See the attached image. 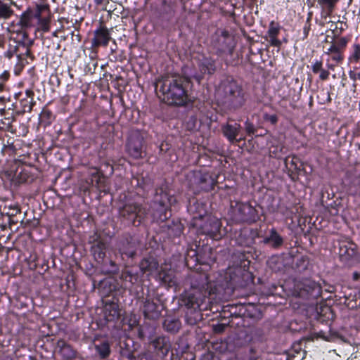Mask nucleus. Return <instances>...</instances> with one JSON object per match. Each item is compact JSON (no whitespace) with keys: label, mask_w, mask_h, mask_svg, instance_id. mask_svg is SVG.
<instances>
[{"label":"nucleus","mask_w":360,"mask_h":360,"mask_svg":"<svg viewBox=\"0 0 360 360\" xmlns=\"http://www.w3.org/2000/svg\"><path fill=\"white\" fill-rule=\"evenodd\" d=\"M13 4L12 1L6 3L0 0V20H7L13 15L14 11L12 8Z\"/></svg>","instance_id":"nucleus-27"},{"label":"nucleus","mask_w":360,"mask_h":360,"mask_svg":"<svg viewBox=\"0 0 360 360\" xmlns=\"http://www.w3.org/2000/svg\"><path fill=\"white\" fill-rule=\"evenodd\" d=\"M330 56L331 57V60L335 62L336 64L340 63L343 59L342 51H338V52L330 53Z\"/></svg>","instance_id":"nucleus-40"},{"label":"nucleus","mask_w":360,"mask_h":360,"mask_svg":"<svg viewBox=\"0 0 360 360\" xmlns=\"http://www.w3.org/2000/svg\"><path fill=\"white\" fill-rule=\"evenodd\" d=\"M146 136L144 131L136 129L130 131L127 143V151L130 156L135 159L142 158Z\"/></svg>","instance_id":"nucleus-8"},{"label":"nucleus","mask_w":360,"mask_h":360,"mask_svg":"<svg viewBox=\"0 0 360 360\" xmlns=\"http://www.w3.org/2000/svg\"><path fill=\"white\" fill-rule=\"evenodd\" d=\"M285 165L291 179L296 180L302 167L299 158L295 156H288L285 159Z\"/></svg>","instance_id":"nucleus-16"},{"label":"nucleus","mask_w":360,"mask_h":360,"mask_svg":"<svg viewBox=\"0 0 360 360\" xmlns=\"http://www.w3.org/2000/svg\"><path fill=\"white\" fill-rule=\"evenodd\" d=\"M303 295H304V293L301 291V292H300V296H303Z\"/></svg>","instance_id":"nucleus-62"},{"label":"nucleus","mask_w":360,"mask_h":360,"mask_svg":"<svg viewBox=\"0 0 360 360\" xmlns=\"http://www.w3.org/2000/svg\"><path fill=\"white\" fill-rule=\"evenodd\" d=\"M164 328L169 332H176L179 329L180 323L176 319H166L163 323Z\"/></svg>","instance_id":"nucleus-32"},{"label":"nucleus","mask_w":360,"mask_h":360,"mask_svg":"<svg viewBox=\"0 0 360 360\" xmlns=\"http://www.w3.org/2000/svg\"><path fill=\"white\" fill-rule=\"evenodd\" d=\"M139 337L141 339H143L144 338L145 333H144V330L143 329L139 328Z\"/></svg>","instance_id":"nucleus-55"},{"label":"nucleus","mask_w":360,"mask_h":360,"mask_svg":"<svg viewBox=\"0 0 360 360\" xmlns=\"http://www.w3.org/2000/svg\"><path fill=\"white\" fill-rule=\"evenodd\" d=\"M280 30L281 27L277 22L271 21L269 23V30L267 31V35L268 37L269 38V42L273 46L279 47L281 44V41L277 39V36L279 34Z\"/></svg>","instance_id":"nucleus-22"},{"label":"nucleus","mask_w":360,"mask_h":360,"mask_svg":"<svg viewBox=\"0 0 360 360\" xmlns=\"http://www.w3.org/2000/svg\"><path fill=\"white\" fill-rule=\"evenodd\" d=\"M198 66L201 75H196L194 76V77L198 82H200L202 78V75H212L214 72L216 70L214 60L208 56H202V58L200 59Z\"/></svg>","instance_id":"nucleus-14"},{"label":"nucleus","mask_w":360,"mask_h":360,"mask_svg":"<svg viewBox=\"0 0 360 360\" xmlns=\"http://www.w3.org/2000/svg\"><path fill=\"white\" fill-rule=\"evenodd\" d=\"M175 201L176 200L173 196L169 195L167 193L162 190L160 193H157L154 205L155 206H158L159 212H164L163 216L160 214L157 217L160 220H165L168 217L167 208L169 205L174 203Z\"/></svg>","instance_id":"nucleus-12"},{"label":"nucleus","mask_w":360,"mask_h":360,"mask_svg":"<svg viewBox=\"0 0 360 360\" xmlns=\"http://www.w3.org/2000/svg\"><path fill=\"white\" fill-rule=\"evenodd\" d=\"M236 360H258V356L253 348H249L244 353L239 354Z\"/></svg>","instance_id":"nucleus-33"},{"label":"nucleus","mask_w":360,"mask_h":360,"mask_svg":"<svg viewBox=\"0 0 360 360\" xmlns=\"http://www.w3.org/2000/svg\"><path fill=\"white\" fill-rule=\"evenodd\" d=\"M309 30H310V25L306 24L303 28V32H304V38H306L308 36Z\"/></svg>","instance_id":"nucleus-52"},{"label":"nucleus","mask_w":360,"mask_h":360,"mask_svg":"<svg viewBox=\"0 0 360 360\" xmlns=\"http://www.w3.org/2000/svg\"><path fill=\"white\" fill-rule=\"evenodd\" d=\"M230 215L236 223L252 222L257 219V211L254 207L249 203L240 202L231 205Z\"/></svg>","instance_id":"nucleus-7"},{"label":"nucleus","mask_w":360,"mask_h":360,"mask_svg":"<svg viewBox=\"0 0 360 360\" xmlns=\"http://www.w3.org/2000/svg\"><path fill=\"white\" fill-rule=\"evenodd\" d=\"M347 42L348 40L346 38L342 37L334 43L337 48H338V50L342 51L346 47Z\"/></svg>","instance_id":"nucleus-39"},{"label":"nucleus","mask_w":360,"mask_h":360,"mask_svg":"<svg viewBox=\"0 0 360 360\" xmlns=\"http://www.w3.org/2000/svg\"><path fill=\"white\" fill-rule=\"evenodd\" d=\"M39 10L40 12L49 10V6L46 5L41 6L40 7H39Z\"/></svg>","instance_id":"nucleus-56"},{"label":"nucleus","mask_w":360,"mask_h":360,"mask_svg":"<svg viewBox=\"0 0 360 360\" xmlns=\"http://www.w3.org/2000/svg\"><path fill=\"white\" fill-rule=\"evenodd\" d=\"M95 349L101 358L107 357L110 352V345L107 341H103L100 344H95Z\"/></svg>","instance_id":"nucleus-30"},{"label":"nucleus","mask_w":360,"mask_h":360,"mask_svg":"<svg viewBox=\"0 0 360 360\" xmlns=\"http://www.w3.org/2000/svg\"><path fill=\"white\" fill-rule=\"evenodd\" d=\"M124 276L125 277V279L127 278V277H129V281L133 283L134 281H136V276H133L130 271H126L124 274Z\"/></svg>","instance_id":"nucleus-50"},{"label":"nucleus","mask_w":360,"mask_h":360,"mask_svg":"<svg viewBox=\"0 0 360 360\" xmlns=\"http://www.w3.org/2000/svg\"><path fill=\"white\" fill-rule=\"evenodd\" d=\"M339 0H318L317 2L320 5V6L322 8L323 11H325L327 13L330 14L331 13L337 4L338 3Z\"/></svg>","instance_id":"nucleus-31"},{"label":"nucleus","mask_w":360,"mask_h":360,"mask_svg":"<svg viewBox=\"0 0 360 360\" xmlns=\"http://www.w3.org/2000/svg\"><path fill=\"white\" fill-rule=\"evenodd\" d=\"M359 110H360V100H359Z\"/></svg>","instance_id":"nucleus-63"},{"label":"nucleus","mask_w":360,"mask_h":360,"mask_svg":"<svg viewBox=\"0 0 360 360\" xmlns=\"http://www.w3.org/2000/svg\"><path fill=\"white\" fill-rule=\"evenodd\" d=\"M341 261L347 265L352 266L358 261L357 245L350 240L343 242L339 248Z\"/></svg>","instance_id":"nucleus-9"},{"label":"nucleus","mask_w":360,"mask_h":360,"mask_svg":"<svg viewBox=\"0 0 360 360\" xmlns=\"http://www.w3.org/2000/svg\"><path fill=\"white\" fill-rule=\"evenodd\" d=\"M351 63H358L360 61V44H355L353 46V53L349 57Z\"/></svg>","instance_id":"nucleus-35"},{"label":"nucleus","mask_w":360,"mask_h":360,"mask_svg":"<svg viewBox=\"0 0 360 360\" xmlns=\"http://www.w3.org/2000/svg\"><path fill=\"white\" fill-rule=\"evenodd\" d=\"M225 327L226 326L224 324H218L214 326V331L217 333H221L224 331Z\"/></svg>","instance_id":"nucleus-51"},{"label":"nucleus","mask_w":360,"mask_h":360,"mask_svg":"<svg viewBox=\"0 0 360 360\" xmlns=\"http://www.w3.org/2000/svg\"><path fill=\"white\" fill-rule=\"evenodd\" d=\"M193 224L199 229L202 233L208 235L214 239H218L221 236L220 220L212 216L205 215L199 213L193 217Z\"/></svg>","instance_id":"nucleus-4"},{"label":"nucleus","mask_w":360,"mask_h":360,"mask_svg":"<svg viewBox=\"0 0 360 360\" xmlns=\"http://www.w3.org/2000/svg\"><path fill=\"white\" fill-rule=\"evenodd\" d=\"M241 127L238 123L226 124L221 127L222 133L231 142L239 143L245 140V137L240 134Z\"/></svg>","instance_id":"nucleus-13"},{"label":"nucleus","mask_w":360,"mask_h":360,"mask_svg":"<svg viewBox=\"0 0 360 360\" xmlns=\"http://www.w3.org/2000/svg\"><path fill=\"white\" fill-rule=\"evenodd\" d=\"M188 78L180 75H169L162 78L157 84L159 86V97L169 105L182 106L188 101L187 87Z\"/></svg>","instance_id":"nucleus-2"},{"label":"nucleus","mask_w":360,"mask_h":360,"mask_svg":"<svg viewBox=\"0 0 360 360\" xmlns=\"http://www.w3.org/2000/svg\"><path fill=\"white\" fill-rule=\"evenodd\" d=\"M10 77V73L8 70H4L1 75H0V81L5 82L8 80Z\"/></svg>","instance_id":"nucleus-49"},{"label":"nucleus","mask_w":360,"mask_h":360,"mask_svg":"<svg viewBox=\"0 0 360 360\" xmlns=\"http://www.w3.org/2000/svg\"><path fill=\"white\" fill-rule=\"evenodd\" d=\"M336 64L330 63L329 60H327V68L328 70H334Z\"/></svg>","instance_id":"nucleus-53"},{"label":"nucleus","mask_w":360,"mask_h":360,"mask_svg":"<svg viewBox=\"0 0 360 360\" xmlns=\"http://www.w3.org/2000/svg\"><path fill=\"white\" fill-rule=\"evenodd\" d=\"M20 49L21 45L20 44L8 40L7 48L4 51L3 56L8 60H11L14 56H17Z\"/></svg>","instance_id":"nucleus-28"},{"label":"nucleus","mask_w":360,"mask_h":360,"mask_svg":"<svg viewBox=\"0 0 360 360\" xmlns=\"http://www.w3.org/2000/svg\"><path fill=\"white\" fill-rule=\"evenodd\" d=\"M263 243L273 248H278L283 245V239L276 229H272L269 231V234L264 238Z\"/></svg>","instance_id":"nucleus-24"},{"label":"nucleus","mask_w":360,"mask_h":360,"mask_svg":"<svg viewBox=\"0 0 360 360\" xmlns=\"http://www.w3.org/2000/svg\"><path fill=\"white\" fill-rule=\"evenodd\" d=\"M110 39L111 37L109 30L101 25L99 27L94 31V37L92 39V44L94 46H106Z\"/></svg>","instance_id":"nucleus-15"},{"label":"nucleus","mask_w":360,"mask_h":360,"mask_svg":"<svg viewBox=\"0 0 360 360\" xmlns=\"http://www.w3.org/2000/svg\"><path fill=\"white\" fill-rule=\"evenodd\" d=\"M120 216L129 224L138 226L146 217L147 212L141 205L127 202L119 209Z\"/></svg>","instance_id":"nucleus-6"},{"label":"nucleus","mask_w":360,"mask_h":360,"mask_svg":"<svg viewBox=\"0 0 360 360\" xmlns=\"http://www.w3.org/2000/svg\"><path fill=\"white\" fill-rule=\"evenodd\" d=\"M25 94L27 98H30L31 99V101H30V104L28 106H27L26 105H24V110H27L28 112H30L34 103V102L33 101L34 92L30 89H27L25 91Z\"/></svg>","instance_id":"nucleus-37"},{"label":"nucleus","mask_w":360,"mask_h":360,"mask_svg":"<svg viewBox=\"0 0 360 360\" xmlns=\"http://www.w3.org/2000/svg\"><path fill=\"white\" fill-rule=\"evenodd\" d=\"M103 313L107 321H115L120 316L119 305L114 302H106L104 305Z\"/></svg>","instance_id":"nucleus-19"},{"label":"nucleus","mask_w":360,"mask_h":360,"mask_svg":"<svg viewBox=\"0 0 360 360\" xmlns=\"http://www.w3.org/2000/svg\"><path fill=\"white\" fill-rule=\"evenodd\" d=\"M323 69V63L321 60H316L311 65V70L314 74L319 73Z\"/></svg>","instance_id":"nucleus-38"},{"label":"nucleus","mask_w":360,"mask_h":360,"mask_svg":"<svg viewBox=\"0 0 360 360\" xmlns=\"http://www.w3.org/2000/svg\"><path fill=\"white\" fill-rule=\"evenodd\" d=\"M242 87L233 79L223 81L217 91L218 101L229 108H238L245 103Z\"/></svg>","instance_id":"nucleus-3"},{"label":"nucleus","mask_w":360,"mask_h":360,"mask_svg":"<svg viewBox=\"0 0 360 360\" xmlns=\"http://www.w3.org/2000/svg\"><path fill=\"white\" fill-rule=\"evenodd\" d=\"M103 0H94V2L96 5H101L103 4Z\"/></svg>","instance_id":"nucleus-61"},{"label":"nucleus","mask_w":360,"mask_h":360,"mask_svg":"<svg viewBox=\"0 0 360 360\" xmlns=\"http://www.w3.org/2000/svg\"><path fill=\"white\" fill-rule=\"evenodd\" d=\"M159 279L169 287L177 285V281L175 276L174 271L169 269L162 268L158 274Z\"/></svg>","instance_id":"nucleus-23"},{"label":"nucleus","mask_w":360,"mask_h":360,"mask_svg":"<svg viewBox=\"0 0 360 360\" xmlns=\"http://www.w3.org/2000/svg\"><path fill=\"white\" fill-rule=\"evenodd\" d=\"M338 48H337L335 43H333L325 51V53L327 55H330V53H333L335 52H338Z\"/></svg>","instance_id":"nucleus-48"},{"label":"nucleus","mask_w":360,"mask_h":360,"mask_svg":"<svg viewBox=\"0 0 360 360\" xmlns=\"http://www.w3.org/2000/svg\"><path fill=\"white\" fill-rule=\"evenodd\" d=\"M245 129L248 135L253 134L255 131L254 125L250 123L248 120L245 122Z\"/></svg>","instance_id":"nucleus-42"},{"label":"nucleus","mask_w":360,"mask_h":360,"mask_svg":"<svg viewBox=\"0 0 360 360\" xmlns=\"http://www.w3.org/2000/svg\"><path fill=\"white\" fill-rule=\"evenodd\" d=\"M29 25V19L27 16H21L19 22L15 26H20L22 29L25 30Z\"/></svg>","instance_id":"nucleus-43"},{"label":"nucleus","mask_w":360,"mask_h":360,"mask_svg":"<svg viewBox=\"0 0 360 360\" xmlns=\"http://www.w3.org/2000/svg\"><path fill=\"white\" fill-rule=\"evenodd\" d=\"M359 277H360V275L357 272H354L353 274V278H354V280L356 281V280H358L359 278Z\"/></svg>","instance_id":"nucleus-58"},{"label":"nucleus","mask_w":360,"mask_h":360,"mask_svg":"<svg viewBox=\"0 0 360 360\" xmlns=\"http://www.w3.org/2000/svg\"><path fill=\"white\" fill-rule=\"evenodd\" d=\"M151 344L154 347L155 349L160 352L162 356H166L170 349L169 340L165 336H160L155 338L151 342Z\"/></svg>","instance_id":"nucleus-21"},{"label":"nucleus","mask_w":360,"mask_h":360,"mask_svg":"<svg viewBox=\"0 0 360 360\" xmlns=\"http://www.w3.org/2000/svg\"><path fill=\"white\" fill-rule=\"evenodd\" d=\"M4 89V82L0 81V92Z\"/></svg>","instance_id":"nucleus-60"},{"label":"nucleus","mask_w":360,"mask_h":360,"mask_svg":"<svg viewBox=\"0 0 360 360\" xmlns=\"http://www.w3.org/2000/svg\"><path fill=\"white\" fill-rule=\"evenodd\" d=\"M351 78L354 80L359 79L360 80V72L355 74L353 77L351 76Z\"/></svg>","instance_id":"nucleus-57"},{"label":"nucleus","mask_w":360,"mask_h":360,"mask_svg":"<svg viewBox=\"0 0 360 360\" xmlns=\"http://www.w3.org/2000/svg\"><path fill=\"white\" fill-rule=\"evenodd\" d=\"M241 274V267H229L224 276L225 282L219 281L214 286L207 281L206 276L199 275L196 280L198 283H192L191 290L181 295V304L187 308L200 309L209 295L219 294L223 290L235 288L240 282Z\"/></svg>","instance_id":"nucleus-1"},{"label":"nucleus","mask_w":360,"mask_h":360,"mask_svg":"<svg viewBox=\"0 0 360 360\" xmlns=\"http://www.w3.org/2000/svg\"><path fill=\"white\" fill-rule=\"evenodd\" d=\"M32 46L28 45L21 46V49L16 56L17 63L13 69L15 75H20L25 65L30 64L35 59V56L31 51Z\"/></svg>","instance_id":"nucleus-11"},{"label":"nucleus","mask_w":360,"mask_h":360,"mask_svg":"<svg viewBox=\"0 0 360 360\" xmlns=\"http://www.w3.org/2000/svg\"><path fill=\"white\" fill-rule=\"evenodd\" d=\"M264 119L266 122H269L272 124H275L278 122V117L276 115H269V114H265L264 115Z\"/></svg>","instance_id":"nucleus-41"},{"label":"nucleus","mask_w":360,"mask_h":360,"mask_svg":"<svg viewBox=\"0 0 360 360\" xmlns=\"http://www.w3.org/2000/svg\"><path fill=\"white\" fill-rule=\"evenodd\" d=\"M319 73H320L319 78H320L321 80L324 81V80H326V79H328V77H329V75H330L328 70L323 69L322 70H321L319 72Z\"/></svg>","instance_id":"nucleus-46"},{"label":"nucleus","mask_w":360,"mask_h":360,"mask_svg":"<svg viewBox=\"0 0 360 360\" xmlns=\"http://www.w3.org/2000/svg\"><path fill=\"white\" fill-rule=\"evenodd\" d=\"M39 28L44 32H46L49 31V18H39Z\"/></svg>","instance_id":"nucleus-36"},{"label":"nucleus","mask_w":360,"mask_h":360,"mask_svg":"<svg viewBox=\"0 0 360 360\" xmlns=\"http://www.w3.org/2000/svg\"><path fill=\"white\" fill-rule=\"evenodd\" d=\"M4 46V39L0 36V48H3Z\"/></svg>","instance_id":"nucleus-59"},{"label":"nucleus","mask_w":360,"mask_h":360,"mask_svg":"<svg viewBox=\"0 0 360 360\" xmlns=\"http://www.w3.org/2000/svg\"><path fill=\"white\" fill-rule=\"evenodd\" d=\"M197 120L194 117H191L186 122V127L189 130H193L196 127Z\"/></svg>","instance_id":"nucleus-44"},{"label":"nucleus","mask_w":360,"mask_h":360,"mask_svg":"<svg viewBox=\"0 0 360 360\" xmlns=\"http://www.w3.org/2000/svg\"><path fill=\"white\" fill-rule=\"evenodd\" d=\"M139 267L143 274L149 276L158 270V263L153 257L145 258L140 262Z\"/></svg>","instance_id":"nucleus-20"},{"label":"nucleus","mask_w":360,"mask_h":360,"mask_svg":"<svg viewBox=\"0 0 360 360\" xmlns=\"http://www.w3.org/2000/svg\"><path fill=\"white\" fill-rule=\"evenodd\" d=\"M120 253L123 255H125L128 257H134L136 255V249L133 243H127L126 245H124L122 248L120 249Z\"/></svg>","instance_id":"nucleus-34"},{"label":"nucleus","mask_w":360,"mask_h":360,"mask_svg":"<svg viewBox=\"0 0 360 360\" xmlns=\"http://www.w3.org/2000/svg\"><path fill=\"white\" fill-rule=\"evenodd\" d=\"M211 46L217 53L232 55L236 46L234 37L227 30L218 29L211 38Z\"/></svg>","instance_id":"nucleus-5"},{"label":"nucleus","mask_w":360,"mask_h":360,"mask_svg":"<svg viewBox=\"0 0 360 360\" xmlns=\"http://www.w3.org/2000/svg\"><path fill=\"white\" fill-rule=\"evenodd\" d=\"M161 306L155 303L153 300L146 298L143 304V314L146 318L156 319L160 316Z\"/></svg>","instance_id":"nucleus-18"},{"label":"nucleus","mask_w":360,"mask_h":360,"mask_svg":"<svg viewBox=\"0 0 360 360\" xmlns=\"http://www.w3.org/2000/svg\"><path fill=\"white\" fill-rule=\"evenodd\" d=\"M194 178L199 188L209 191L214 188V179L208 173H195Z\"/></svg>","instance_id":"nucleus-17"},{"label":"nucleus","mask_w":360,"mask_h":360,"mask_svg":"<svg viewBox=\"0 0 360 360\" xmlns=\"http://www.w3.org/2000/svg\"><path fill=\"white\" fill-rule=\"evenodd\" d=\"M304 285L306 288H303V290L306 291L307 293H309L311 292V290H313V288H314L316 284L309 281H307L306 283L304 284Z\"/></svg>","instance_id":"nucleus-45"},{"label":"nucleus","mask_w":360,"mask_h":360,"mask_svg":"<svg viewBox=\"0 0 360 360\" xmlns=\"http://www.w3.org/2000/svg\"><path fill=\"white\" fill-rule=\"evenodd\" d=\"M110 264L112 266V269L110 270V272H115L117 270V267L115 264V263L112 261H110Z\"/></svg>","instance_id":"nucleus-54"},{"label":"nucleus","mask_w":360,"mask_h":360,"mask_svg":"<svg viewBox=\"0 0 360 360\" xmlns=\"http://www.w3.org/2000/svg\"><path fill=\"white\" fill-rule=\"evenodd\" d=\"M58 347L60 354L64 359L71 360L76 356L75 350L64 340H59L58 342Z\"/></svg>","instance_id":"nucleus-25"},{"label":"nucleus","mask_w":360,"mask_h":360,"mask_svg":"<svg viewBox=\"0 0 360 360\" xmlns=\"http://www.w3.org/2000/svg\"><path fill=\"white\" fill-rule=\"evenodd\" d=\"M300 264L302 265V269H305L308 264V260L304 257H301L300 258L297 259V266H299Z\"/></svg>","instance_id":"nucleus-47"},{"label":"nucleus","mask_w":360,"mask_h":360,"mask_svg":"<svg viewBox=\"0 0 360 360\" xmlns=\"http://www.w3.org/2000/svg\"><path fill=\"white\" fill-rule=\"evenodd\" d=\"M90 175L93 185L98 188H101L104 186L105 181V177L96 168L92 169Z\"/></svg>","instance_id":"nucleus-29"},{"label":"nucleus","mask_w":360,"mask_h":360,"mask_svg":"<svg viewBox=\"0 0 360 360\" xmlns=\"http://www.w3.org/2000/svg\"><path fill=\"white\" fill-rule=\"evenodd\" d=\"M106 244L101 241H97L91 247V252L94 257L98 262H103L105 257Z\"/></svg>","instance_id":"nucleus-26"},{"label":"nucleus","mask_w":360,"mask_h":360,"mask_svg":"<svg viewBox=\"0 0 360 360\" xmlns=\"http://www.w3.org/2000/svg\"><path fill=\"white\" fill-rule=\"evenodd\" d=\"M7 39L8 41L16 42L22 46H32L34 41L28 37L25 30L20 26L11 25L7 28Z\"/></svg>","instance_id":"nucleus-10"}]
</instances>
